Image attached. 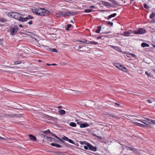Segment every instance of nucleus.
Returning <instances> with one entry per match:
<instances>
[{"instance_id": "nucleus-16", "label": "nucleus", "mask_w": 155, "mask_h": 155, "mask_svg": "<svg viewBox=\"0 0 155 155\" xmlns=\"http://www.w3.org/2000/svg\"><path fill=\"white\" fill-rule=\"evenodd\" d=\"M89 126V124H87V123H81V124H80V127L81 128H84L85 127H87Z\"/></svg>"}, {"instance_id": "nucleus-44", "label": "nucleus", "mask_w": 155, "mask_h": 155, "mask_svg": "<svg viewBox=\"0 0 155 155\" xmlns=\"http://www.w3.org/2000/svg\"><path fill=\"white\" fill-rule=\"evenodd\" d=\"M50 50L52 51H53L54 52H57V51L56 50V49H49Z\"/></svg>"}, {"instance_id": "nucleus-57", "label": "nucleus", "mask_w": 155, "mask_h": 155, "mask_svg": "<svg viewBox=\"0 0 155 155\" xmlns=\"http://www.w3.org/2000/svg\"><path fill=\"white\" fill-rule=\"evenodd\" d=\"M94 136L96 137L97 138H98L100 139H101V137H99V136H96V135H94Z\"/></svg>"}, {"instance_id": "nucleus-21", "label": "nucleus", "mask_w": 155, "mask_h": 155, "mask_svg": "<svg viewBox=\"0 0 155 155\" xmlns=\"http://www.w3.org/2000/svg\"><path fill=\"white\" fill-rule=\"evenodd\" d=\"M141 45L143 47H149V45L144 42L142 43Z\"/></svg>"}, {"instance_id": "nucleus-53", "label": "nucleus", "mask_w": 155, "mask_h": 155, "mask_svg": "<svg viewBox=\"0 0 155 155\" xmlns=\"http://www.w3.org/2000/svg\"><path fill=\"white\" fill-rule=\"evenodd\" d=\"M5 139L2 137L0 136V140H5Z\"/></svg>"}, {"instance_id": "nucleus-39", "label": "nucleus", "mask_w": 155, "mask_h": 155, "mask_svg": "<svg viewBox=\"0 0 155 155\" xmlns=\"http://www.w3.org/2000/svg\"><path fill=\"white\" fill-rule=\"evenodd\" d=\"M145 119L147 121H149V122H150L152 123V122H153L152 121H153V120H151V119H150L148 118H146Z\"/></svg>"}, {"instance_id": "nucleus-3", "label": "nucleus", "mask_w": 155, "mask_h": 155, "mask_svg": "<svg viewBox=\"0 0 155 155\" xmlns=\"http://www.w3.org/2000/svg\"><path fill=\"white\" fill-rule=\"evenodd\" d=\"M146 31V30L145 29L140 28L137 31H134V33L136 34H142L145 33Z\"/></svg>"}, {"instance_id": "nucleus-12", "label": "nucleus", "mask_w": 155, "mask_h": 155, "mask_svg": "<svg viewBox=\"0 0 155 155\" xmlns=\"http://www.w3.org/2000/svg\"><path fill=\"white\" fill-rule=\"evenodd\" d=\"M51 145L52 146L55 147L57 148H61L62 147L61 145L55 143H51Z\"/></svg>"}, {"instance_id": "nucleus-64", "label": "nucleus", "mask_w": 155, "mask_h": 155, "mask_svg": "<svg viewBox=\"0 0 155 155\" xmlns=\"http://www.w3.org/2000/svg\"><path fill=\"white\" fill-rule=\"evenodd\" d=\"M152 121L153 122H152V123L155 124V120H153V121Z\"/></svg>"}, {"instance_id": "nucleus-24", "label": "nucleus", "mask_w": 155, "mask_h": 155, "mask_svg": "<svg viewBox=\"0 0 155 155\" xmlns=\"http://www.w3.org/2000/svg\"><path fill=\"white\" fill-rule=\"evenodd\" d=\"M87 44H90L94 45H96L97 44V43L94 41H87Z\"/></svg>"}, {"instance_id": "nucleus-55", "label": "nucleus", "mask_w": 155, "mask_h": 155, "mask_svg": "<svg viewBox=\"0 0 155 155\" xmlns=\"http://www.w3.org/2000/svg\"><path fill=\"white\" fill-rule=\"evenodd\" d=\"M147 101L148 102V103H152V101H151V100H148Z\"/></svg>"}, {"instance_id": "nucleus-54", "label": "nucleus", "mask_w": 155, "mask_h": 155, "mask_svg": "<svg viewBox=\"0 0 155 155\" xmlns=\"http://www.w3.org/2000/svg\"><path fill=\"white\" fill-rule=\"evenodd\" d=\"M150 51V50H148L147 51L146 50H145V52H144L143 51L144 53H145V54H147V52H148L149 51Z\"/></svg>"}, {"instance_id": "nucleus-49", "label": "nucleus", "mask_w": 155, "mask_h": 155, "mask_svg": "<svg viewBox=\"0 0 155 155\" xmlns=\"http://www.w3.org/2000/svg\"><path fill=\"white\" fill-rule=\"evenodd\" d=\"M145 73L147 75V76L148 77H150V74H148L147 71H146Z\"/></svg>"}, {"instance_id": "nucleus-8", "label": "nucleus", "mask_w": 155, "mask_h": 155, "mask_svg": "<svg viewBox=\"0 0 155 155\" xmlns=\"http://www.w3.org/2000/svg\"><path fill=\"white\" fill-rule=\"evenodd\" d=\"M33 17L32 16H31L30 15H29L28 17L25 18H23L22 17V18H21V21L24 22L27 21L28 19H31Z\"/></svg>"}, {"instance_id": "nucleus-48", "label": "nucleus", "mask_w": 155, "mask_h": 155, "mask_svg": "<svg viewBox=\"0 0 155 155\" xmlns=\"http://www.w3.org/2000/svg\"><path fill=\"white\" fill-rule=\"evenodd\" d=\"M88 146H85L84 147V148L85 150H87L88 149Z\"/></svg>"}, {"instance_id": "nucleus-52", "label": "nucleus", "mask_w": 155, "mask_h": 155, "mask_svg": "<svg viewBox=\"0 0 155 155\" xmlns=\"http://www.w3.org/2000/svg\"><path fill=\"white\" fill-rule=\"evenodd\" d=\"M32 21H30L28 22V24L30 25H31V24H32Z\"/></svg>"}, {"instance_id": "nucleus-7", "label": "nucleus", "mask_w": 155, "mask_h": 155, "mask_svg": "<svg viewBox=\"0 0 155 155\" xmlns=\"http://www.w3.org/2000/svg\"><path fill=\"white\" fill-rule=\"evenodd\" d=\"M4 116L7 117L12 118L16 116V114H4Z\"/></svg>"}, {"instance_id": "nucleus-22", "label": "nucleus", "mask_w": 155, "mask_h": 155, "mask_svg": "<svg viewBox=\"0 0 155 155\" xmlns=\"http://www.w3.org/2000/svg\"><path fill=\"white\" fill-rule=\"evenodd\" d=\"M116 15L117 14L116 13H114L108 16V19H110L111 18L115 17Z\"/></svg>"}, {"instance_id": "nucleus-59", "label": "nucleus", "mask_w": 155, "mask_h": 155, "mask_svg": "<svg viewBox=\"0 0 155 155\" xmlns=\"http://www.w3.org/2000/svg\"><path fill=\"white\" fill-rule=\"evenodd\" d=\"M19 26L20 27V28H22L23 27V26L21 25V24H20L19 25Z\"/></svg>"}, {"instance_id": "nucleus-27", "label": "nucleus", "mask_w": 155, "mask_h": 155, "mask_svg": "<svg viewBox=\"0 0 155 155\" xmlns=\"http://www.w3.org/2000/svg\"><path fill=\"white\" fill-rule=\"evenodd\" d=\"M101 30V26H98L97 27V29L96 30V32H97V33H100V31Z\"/></svg>"}, {"instance_id": "nucleus-28", "label": "nucleus", "mask_w": 155, "mask_h": 155, "mask_svg": "<svg viewBox=\"0 0 155 155\" xmlns=\"http://www.w3.org/2000/svg\"><path fill=\"white\" fill-rule=\"evenodd\" d=\"M116 50L118 51L120 53H123V54H127V52L126 51L123 52L121 50V49H116Z\"/></svg>"}, {"instance_id": "nucleus-38", "label": "nucleus", "mask_w": 155, "mask_h": 155, "mask_svg": "<svg viewBox=\"0 0 155 155\" xmlns=\"http://www.w3.org/2000/svg\"><path fill=\"white\" fill-rule=\"evenodd\" d=\"M72 26V25H71V24H68L67 25V28H66V29L67 30H69V28H70Z\"/></svg>"}, {"instance_id": "nucleus-5", "label": "nucleus", "mask_w": 155, "mask_h": 155, "mask_svg": "<svg viewBox=\"0 0 155 155\" xmlns=\"http://www.w3.org/2000/svg\"><path fill=\"white\" fill-rule=\"evenodd\" d=\"M87 146H88L90 150L93 151H96L97 150V147H94L90 143H88Z\"/></svg>"}, {"instance_id": "nucleus-31", "label": "nucleus", "mask_w": 155, "mask_h": 155, "mask_svg": "<svg viewBox=\"0 0 155 155\" xmlns=\"http://www.w3.org/2000/svg\"><path fill=\"white\" fill-rule=\"evenodd\" d=\"M93 11V10L91 9H86L84 11L85 12L88 13L90 12H91Z\"/></svg>"}, {"instance_id": "nucleus-25", "label": "nucleus", "mask_w": 155, "mask_h": 155, "mask_svg": "<svg viewBox=\"0 0 155 155\" xmlns=\"http://www.w3.org/2000/svg\"><path fill=\"white\" fill-rule=\"evenodd\" d=\"M42 133L44 134H47L48 133H51V132L50 131V130L49 129H48L47 130L44 131L42 132Z\"/></svg>"}, {"instance_id": "nucleus-30", "label": "nucleus", "mask_w": 155, "mask_h": 155, "mask_svg": "<svg viewBox=\"0 0 155 155\" xmlns=\"http://www.w3.org/2000/svg\"><path fill=\"white\" fill-rule=\"evenodd\" d=\"M139 127H143L145 129L147 128V126H146L145 125H144V124H141L140 123L139 124Z\"/></svg>"}, {"instance_id": "nucleus-63", "label": "nucleus", "mask_w": 155, "mask_h": 155, "mask_svg": "<svg viewBox=\"0 0 155 155\" xmlns=\"http://www.w3.org/2000/svg\"><path fill=\"white\" fill-rule=\"evenodd\" d=\"M56 65L57 64H55V63L51 64V65H53V66H54V65Z\"/></svg>"}, {"instance_id": "nucleus-56", "label": "nucleus", "mask_w": 155, "mask_h": 155, "mask_svg": "<svg viewBox=\"0 0 155 155\" xmlns=\"http://www.w3.org/2000/svg\"><path fill=\"white\" fill-rule=\"evenodd\" d=\"M115 105H116V106H120V104H119L117 103H115Z\"/></svg>"}, {"instance_id": "nucleus-33", "label": "nucleus", "mask_w": 155, "mask_h": 155, "mask_svg": "<svg viewBox=\"0 0 155 155\" xmlns=\"http://www.w3.org/2000/svg\"><path fill=\"white\" fill-rule=\"evenodd\" d=\"M128 148L129 150L133 151H135L136 150V149H135V148H132L129 147H128Z\"/></svg>"}, {"instance_id": "nucleus-23", "label": "nucleus", "mask_w": 155, "mask_h": 155, "mask_svg": "<svg viewBox=\"0 0 155 155\" xmlns=\"http://www.w3.org/2000/svg\"><path fill=\"white\" fill-rule=\"evenodd\" d=\"M69 125L70 126L74 127H76L77 125L74 122L70 123Z\"/></svg>"}, {"instance_id": "nucleus-42", "label": "nucleus", "mask_w": 155, "mask_h": 155, "mask_svg": "<svg viewBox=\"0 0 155 155\" xmlns=\"http://www.w3.org/2000/svg\"><path fill=\"white\" fill-rule=\"evenodd\" d=\"M120 65L119 64L116 63L115 64V66L117 67V68H119L120 66H119Z\"/></svg>"}, {"instance_id": "nucleus-60", "label": "nucleus", "mask_w": 155, "mask_h": 155, "mask_svg": "<svg viewBox=\"0 0 155 155\" xmlns=\"http://www.w3.org/2000/svg\"><path fill=\"white\" fill-rule=\"evenodd\" d=\"M76 51H78V52H81V51H82L81 50H79L78 49H77L76 50Z\"/></svg>"}, {"instance_id": "nucleus-9", "label": "nucleus", "mask_w": 155, "mask_h": 155, "mask_svg": "<svg viewBox=\"0 0 155 155\" xmlns=\"http://www.w3.org/2000/svg\"><path fill=\"white\" fill-rule=\"evenodd\" d=\"M124 56L126 58H130V57H133L134 58L136 57V55L135 54L131 53L129 54L127 53V55Z\"/></svg>"}, {"instance_id": "nucleus-18", "label": "nucleus", "mask_w": 155, "mask_h": 155, "mask_svg": "<svg viewBox=\"0 0 155 155\" xmlns=\"http://www.w3.org/2000/svg\"><path fill=\"white\" fill-rule=\"evenodd\" d=\"M138 121H140L142 123H143L144 124H145L146 126H147H147H149V124H150V122H147V123H146V121L143 120H137Z\"/></svg>"}, {"instance_id": "nucleus-50", "label": "nucleus", "mask_w": 155, "mask_h": 155, "mask_svg": "<svg viewBox=\"0 0 155 155\" xmlns=\"http://www.w3.org/2000/svg\"><path fill=\"white\" fill-rule=\"evenodd\" d=\"M89 8H95V7L94 5H91L89 6Z\"/></svg>"}, {"instance_id": "nucleus-11", "label": "nucleus", "mask_w": 155, "mask_h": 155, "mask_svg": "<svg viewBox=\"0 0 155 155\" xmlns=\"http://www.w3.org/2000/svg\"><path fill=\"white\" fill-rule=\"evenodd\" d=\"M101 4L102 5H104L107 7H109L111 6V5L109 2L102 1L101 2Z\"/></svg>"}, {"instance_id": "nucleus-26", "label": "nucleus", "mask_w": 155, "mask_h": 155, "mask_svg": "<svg viewBox=\"0 0 155 155\" xmlns=\"http://www.w3.org/2000/svg\"><path fill=\"white\" fill-rule=\"evenodd\" d=\"M79 143L81 144H84L86 145H87L88 143L87 142L85 141H80Z\"/></svg>"}, {"instance_id": "nucleus-58", "label": "nucleus", "mask_w": 155, "mask_h": 155, "mask_svg": "<svg viewBox=\"0 0 155 155\" xmlns=\"http://www.w3.org/2000/svg\"><path fill=\"white\" fill-rule=\"evenodd\" d=\"M46 117H49V118H51L52 117H51L50 116H49L48 115H46Z\"/></svg>"}, {"instance_id": "nucleus-29", "label": "nucleus", "mask_w": 155, "mask_h": 155, "mask_svg": "<svg viewBox=\"0 0 155 155\" xmlns=\"http://www.w3.org/2000/svg\"><path fill=\"white\" fill-rule=\"evenodd\" d=\"M6 21V20L5 18H2L0 17V22H5Z\"/></svg>"}, {"instance_id": "nucleus-13", "label": "nucleus", "mask_w": 155, "mask_h": 155, "mask_svg": "<svg viewBox=\"0 0 155 155\" xmlns=\"http://www.w3.org/2000/svg\"><path fill=\"white\" fill-rule=\"evenodd\" d=\"M15 14H17V12H11L8 13V15L9 17L13 18L14 15Z\"/></svg>"}, {"instance_id": "nucleus-36", "label": "nucleus", "mask_w": 155, "mask_h": 155, "mask_svg": "<svg viewBox=\"0 0 155 155\" xmlns=\"http://www.w3.org/2000/svg\"><path fill=\"white\" fill-rule=\"evenodd\" d=\"M62 139L64 140H66V141H68V140L69 139V138L68 137H66V136H64L62 137Z\"/></svg>"}, {"instance_id": "nucleus-41", "label": "nucleus", "mask_w": 155, "mask_h": 155, "mask_svg": "<svg viewBox=\"0 0 155 155\" xmlns=\"http://www.w3.org/2000/svg\"><path fill=\"white\" fill-rule=\"evenodd\" d=\"M122 147L123 149H124L126 148H128V147L126 145H122Z\"/></svg>"}, {"instance_id": "nucleus-61", "label": "nucleus", "mask_w": 155, "mask_h": 155, "mask_svg": "<svg viewBox=\"0 0 155 155\" xmlns=\"http://www.w3.org/2000/svg\"><path fill=\"white\" fill-rule=\"evenodd\" d=\"M77 124H78L80 125V124H81V123L80 122H78Z\"/></svg>"}, {"instance_id": "nucleus-34", "label": "nucleus", "mask_w": 155, "mask_h": 155, "mask_svg": "<svg viewBox=\"0 0 155 155\" xmlns=\"http://www.w3.org/2000/svg\"><path fill=\"white\" fill-rule=\"evenodd\" d=\"M21 61H16L14 62V64H21Z\"/></svg>"}, {"instance_id": "nucleus-6", "label": "nucleus", "mask_w": 155, "mask_h": 155, "mask_svg": "<svg viewBox=\"0 0 155 155\" xmlns=\"http://www.w3.org/2000/svg\"><path fill=\"white\" fill-rule=\"evenodd\" d=\"M17 14H15L14 15L13 18L17 19L19 21H21V18H22V17L20 16L21 14L17 12Z\"/></svg>"}, {"instance_id": "nucleus-45", "label": "nucleus", "mask_w": 155, "mask_h": 155, "mask_svg": "<svg viewBox=\"0 0 155 155\" xmlns=\"http://www.w3.org/2000/svg\"><path fill=\"white\" fill-rule=\"evenodd\" d=\"M144 7L146 9H148L149 8L148 6H147V5L146 4H144Z\"/></svg>"}, {"instance_id": "nucleus-43", "label": "nucleus", "mask_w": 155, "mask_h": 155, "mask_svg": "<svg viewBox=\"0 0 155 155\" xmlns=\"http://www.w3.org/2000/svg\"><path fill=\"white\" fill-rule=\"evenodd\" d=\"M109 115L110 117H112L113 118H117V117L114 116L112 114H110Z\"/></svg>"}, {"instance_id": "nucleus-4", "label": "nucleus", "mask_w": 155, "mask_h": 155, "mask_svg": "<svg viewBox=\"0 0 155 155\" xmlns=\"http://www.w3.org/2000/svg\"><path fill=\"white\" fill-rule=\"evenodd\" d=\"M18 28L17 25L14 26L12 29H11V33L12 35H14L18 30Z\"/></svg>"}, {"instance_id": "nucleus-47", "label": "nucleus", "mask_w": 155, "mask_h": 155, "mask_svg": "<svg viewBox=\"0 0 155 155\" xmlns=\"http://www.w3.org/2000/svg\"><path fill=\"white\" fill-rule=\"evenodd\" d=\"M134 124L135 126H139L140 123L137 122H134Z\"/></svg>"}, {"instance_id": "nucleus-17", "label": "nucleus", "mask_w": 155, "mask_h": 155, "mask_svg": "<svg viewBox=\"0 0 155 155\" xmlns=\"http://www.w3.org/2000/svg\"><path fill=\"white\" fill-rule=\"evenodd\" d=\"M54 153L58 155H66V152H55Z\"/></svg>"}, {"instance_id": "nucleus-62", "label": "nucleus", "mask_w": 155, "mask_h": 155, "mask_svg": "<svg viewBox=\"0 0 155 155\" xmlns=\"http://www.w3.org/2000/svg\"><path fill=\"white\" fill-rule=\"evenodd\" d=\"M58 108H59V109H61V108H62V107L61 106H59L58 107Z\"/></svg>"}, {"instance_id": "nucleus-51", "label": "nucleus", "mask_w": 155, "mask_h": 155, "mask_svg": "<svg viewBox=\"0 0 155 155\" xmlns=\"http://www.w3.org/2000/svg\"><path fill=\"white\" fill-rule=\"evenodd\" d=\"M64 144L67 147H69V144H68L67 143H66L65 142V144Z\"/></svg>"}, {"instance_id": "nucleus-1", "label": "nucleus", "mask_w": 155, "mask_h": 155, "mask_svg": "<svg viewBox=\"0 0 155 155\" xmlns=\"http://www.w3.org/2000/svg\"><path fill=\"white\" fill-rule=\"evenodd\" d=\"M32 12L35 15L39 16H46L49 14V12L45 9L41 8H36L33 9Z\"/></svg>"}, {"instance_id": "nucleus-2", "label": "nucleus", "mask_w": 155, "mask_h": 155, "mask_svg": "<svg viewBox=\"0 0 155 155\" xmlns=\"http://www.w3.org/2000/svg\"><path fill=\"white\" fill-rule=\"evenodd\" d=\"M77 13L74 12H59L56 14V16L58 17L59 16H62L63 17L68 16L75 15Z\"/></svg>"}, {"instance_id": "nucleus-20", "label": "nucleus", "mask_w": 155, "mask_h": 155, "mask_svg": "<svg viewBox=\"0 0 155 155\" xmlns=\"http://www.w3.org/2000/svg\"><path fill=\"white\" fill-rule=\"evenodd\" d=\"M59 113L61 115H63L65 114V111L63 110H60L58 111Z\"/></svg>"}, {"instance_id": "nucleus-40", "label": "nucleus", "mask_w": 155, "mask_h": 155, "mask_svg": "<svg viewBox=\"0 0 155 155\" xmlns=\"http://www.w3.org/2000/svg\"><path fill=\"white\" fill-rule=\"evenodd\" d=\"M69 143H72V144H74V142L71 139H69L68 140V141Z\"/></svg>"}, {"instance_id": "nucleus-32", "label": "nucleus", "mask_w": 155, "mask_h": 155, "mask_svg": "<svg viewBox=\"0 0 155 155\" xmlns=\"http://www.w3.org/2000/svg\"><path fill=\"white\" fill-rule=\"evenodd\" d=\"M155 17V14L152 13L150 15V19H153Z\"/></svg>"}, {"instance_id": "nucleus-46", "label": "nucleus", "mask_w": 155, "mask_h": 155, "mask_svg": "<svg viewBox=\"0 0 155 155\" xmlns=\"http://www.w3.org/2000/svg\"><path fill=\"white\" fill-rule=\"evenodd\" d=\"M107 24L109 25H110L111 26L113 25V23L112 22H110V21H108L107 22Z\"/></svg>"}, {"instance_id": "nucleus-15", "label": "nucleus", "mask_w": 155, "mask_h": 155, "mask_svg": "<svg viewBox=\"0 0 155 155\" xmlns=\"http://www.w3.org/2000/svg\"><path fill=\"white\" fill-rule=\"evenodd\" d=\"M29 137L30 140L32 141H35L37 140L36 137L31 134H29Z\"/></svg>"}, {"instance_id": "nucleus-35", "label": "nucleus", "mask_w": 155, "mask_h": 155, "mask_svg": "<svg viewBox=\"0 0 155 155\" xmlns=\"http://www.w3.org/2000/svg\"><path fill=\"white\" fill-rule=\"evenodd\" d=\"M51 134L52 136L55 137V138H57V139L59 137H58L55 134H53V133H52L51 132Z\"/></svg>"}, {"instance_id": "nucleus-19", "label": "nucleus", "mask_w": 155, "mask_h": 155, "mask_svg": "<svg viewBox=\"0 0 155 155\" xmlns=\"http://www.w3.org/2000/svg\"><path fill=\"white\" fill-rule=\"evenodd\" d=\"M44 136H45L46 137V139L47 140H49V141H53L55 140L54 141L56 142L58 141L57 140H55V139L51 137H49L48 136H45V135H44Z\"/></svg>"}, {"instance_id": "nucleus-10", "label": "nucleus", "mask_w": 155, "mask_h": 155, "mask_svg": "<svg viewBox=\"0 0 155 155\" xmlns=\"http://www.w3.org/2000/svg\"><path fill=\"white\" fill-rule=\"evenodd\" d=\"M134 33V31L131 32V31H126L124 32V33L123 34V35L124 36H130V35L131 34H133Z\"/></svg>"}, {"instance_id": "nucleus-14", "label": "nucleus", "mask_w": 155, "mask_h": 155, "mask_svg": "<svg viewBox=\"0 0 155 155\" xmlns=\"http://www.w3.org/2000/svg\"><path fill=\"white\" fill-rule=\"evenodd\" d=\"M119 66H120L119 68V69L120 70L122 71H123L124 72H127V69L125 67L121 65H120Z\"/></svg>"}, {"instance_id": "nucleus-37", "label": "nucleus", "mask_w": 155, "mask_h": 155, "mask_svg": "<svg viewBox=\"0 0 155 155\" xmlns=\"http://www.w3.org/2000/svg\"><path fill=\"white\" fill-rule=\"evenodd\" d=\"M58 140H59L61 142L63 143L64 144H65V142L62 139H61L59 137H58Z\"/></svg>"}]
</instances>
